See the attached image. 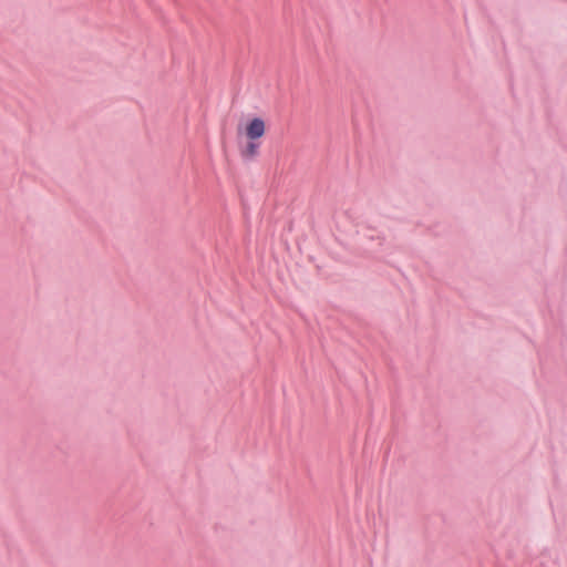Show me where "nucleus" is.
Returning a JSON list of instances; mask_svg holds the SVG:
<instances>
[{"label": "nucleus", "instance_id": "f03ea898", "mask_svg": "<svg viewBox=\"0 0 567 567\" xmlns=\"http://www.w3.org/2000/svg\"><path fill=\"white\" fill-rule=\"evenodd\" d=\"M259 143L257 141H248L247 145L241 150V156L245 158H254L258 155Z\"/></svg>", "mask_w": 567, "mask_h": 567}, {"label": "nucleus", "instance_id": "f257e3e1", "mask_svg": "<svg viewBox=\"0 0 567 567\" xmlns=\"http://www.w3.org/2000/svg\"><path fill=\"white\" fill-rule=\"evenodd\" d=\"M244 132L248 141H258L266 133V123L260 117H254L246 124Z\"/></svg>", "mask_w": 567, "mask_h": 567}]
</instances>
